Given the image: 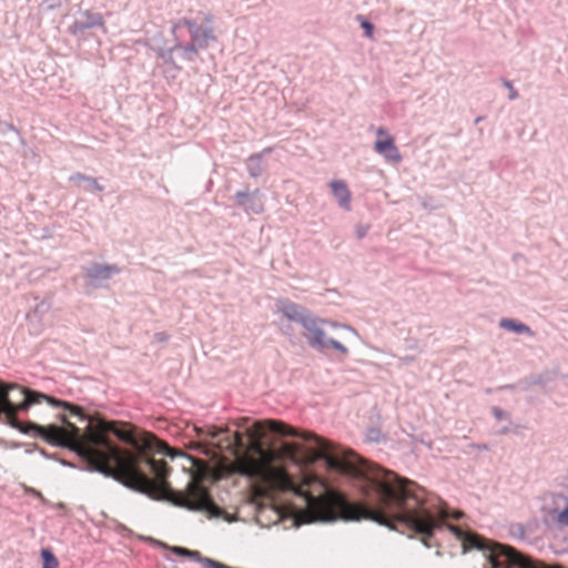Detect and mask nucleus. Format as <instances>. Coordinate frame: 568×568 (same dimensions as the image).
Masks as SVG:
<instances>
[{"label": "nucleus", "instance_id": "6e6552de", "mask_svg": "<svg viewBox=\"0 0 568 568\" xmlns=\"http://www.w3.org/2000/svg\"><path fill=\"white\" fill-rule=\"evenodd\" d=\"M236 205L246 214H262L265 210L263 194L260 189L250 192L248 189L237 191L234 195Z\"/></svg>", "mask_w": 568, "mask_h": 568}, {"label": "nucleus", "instance_id": "ddd939ff", "mask_svg": "<svg viewBox=\"0 0 568 568\" xmlns=\"http://www.w3.org/2000/svg\"><path fill=\"white\" fill-rule=\"evenodd\" d=\"M499 326L506 331H510L516 334H527L529 336L534 335V332L531 331V328L528 325H526L521 322H518L514 318H508V317L501 318L499 322Z\"/></svg>", "mask_w": 568, "mask_h": 568}, {"label": "nucleus", "instance_id": "f3484780", "mask_svg": "<svg viewBox=\"0 0 568 568\" xmlns=\"http://www.w3.org/2000/svg\"><path fill=\"white\" fill-rule=\"evenodd\" d=\"M503 84L504 87L508 90V99L510 101H514L516 99H518L519 94H518V91L515 89L514 84L511 81L507 80V79H503Z\"/></svg>", "mask_w": 568, "mask_h": 568}, {"label": "nucleus", "instance_id": "473e14b6", "mask_svg": "<svg viewBox=\"0 0 568 568\" xmlns=\"http://www.w3.org/2000/svg\"><path fill=\"white\" fill-rule=\"evenodd\" d=\"M483 120L481 116L476 118L475 123H479Z\"/></svg>", "mask_w": 568, "mask_h": 568}, {"label": "nucleus", "instance_id": "412c9836", "mask_svg": "<svg viewBox=\"0 0 568 568\" xmlns=\"http://www.w3.org/2000/svg\"><path fill=\"white\" fill-rule=\"evenodd\" d=\"M42 6L44 10L52 11L61 7V0H44Z\"/></svg>", "mask_w": 568, "mask_h": 568}, {"label": "nucleus", "instance_id": "39448f33", "mask_svg": "<svg viewBox=\"0 0 568 568\" xmlns=\"http://www.w3.org/2000/svg\"><path fill=\"white\" fill-rule=\"evenodd\" d=\"M181 28H187L190 32L191 43L199 49H206L210 43L216 41L213 27H201L196 21L189 18H181L176 20L171 28V33L175 36Z\"/></svg>", "mask_w": 568, "mask_h": 568}, {"label": "nucleus", "instance_id": "c85d7f7f", "mask_svg": "<svg viewBox=\"0 0 568 568\" xmlns=\"http://www.w3.org/2000/svg\"><path fill=\"white\" fill-rule=\"evenodd\" d=\"M203 22H204L206 26L212 27V23H213V14H212V13H210V12H205V13H203Z\"/></svg>", "mask_w": 568, "mask_h": 568}, {"label": "nucleus", "instance_id": "f03ea898", "mask_svg": "<svg viewBox=\"0 0 568 568\" xmlns=\"http://www.w3.org/2000/svg\"><path fill=\"white\" fill-rule=\"evenodd\" d=\"M77 408L84 418L67 409L80 422H88L85 434L64 415L60 416L63 426L29 423L28 427L48 443L77 452L89 470L111 477L133 491L153 499L168 495L175 506L206 513L210 517L220 516V508L203 486L191 481L185 493L172 490L165 480L170 471L168 464L144 456L142 450H155L173 457L164 442L150 433L138 439L130 427L116 422H102L93 427L88 415L79 406Z\"/></svg>", "mask_w": 568, "mask_h": 568}, {"label": "nucleus", "instance_id": "f8f14e48", "mask_svg": "<svg viewBox=\"0 0 568 568\" xmlns=\"http://www.w3.org/2000/svg\"><path fill=\"white\" fill-rule=\"evenodd\" d=\"M174 49H176V52L180 53V57L185 62H193L199 57V48L195 47L193 43H182L179 37L174 36Z\"/></svg>", "mask_w": 568, "mask_h": 568}, {"label": "nucleus", "instance_id": "4468645a", "mask_svg": "<svg viewBox=\"0 0 568 568\" xmlns=\"http://www.w3.org/2000/svg\"><path fill=\"white\" fill-rule=\"evenodd\" d=\"M565 501L562 508L555 507L549 511L551 519L561 528H568V497L558 496Z\"/></svg>", "mask_w": 568, "mask_h": 568}, {"label": "nucleus", "instance_id": "c756f323", "mask_svg": "<svg viewBox=\"0 0 568 568\" xmlns=\"http://www.w3.org/2000/svg\"><path fill=\"white\" fill-rule=\"evenodd\" d=\"M414 359H415L414 356H409V355L403 356L399 358L400 363H403V364H409V363L414 362Z\"/></svg>", "mask_w": 568, "mask_h": 568}, {"label": "nucleus", "instance_id": "a878e982", "mask_svg": "<svg viewBox=\"0 0 568 568\" xmlns=\"http://www.w3.org/2000/svg\"><path fill=\"white\" fill-rule=\"evenodd\" d=\"M154 339L159 343H165L169 339V335L164 332H158L154 334Z\"/></svg>", "mask_w": 568, "mask_h": 568}, {"label": "nucleus", "instance_id": "9b49d317", "mask_svg": "<svg viewBox=\"0 0 568 568\" xmlns=\"http://www.w3.org/2000/svg\"><path fill=\"white\" fill-rule=\"evenodd\" d=\"M271 151V148H265L262 152L254 153L247 158L245 165L251 178L256 179L264 172V155Z\"/></svg>", "mask_w": 568, "mask_h": 568}, {"label": "nucleus", "instance_id": "1a4fd4ad", "mask_svg": "<svg viewBox=\"0 0 568 568\" xmlns=\"http://www.w3.org/2000/svg\"><path fill=\"white\" fill-rule=\"evenodd\" d=\"M102 26L103 20L100 14L87 11L81 18L74 20L73 23L69 26L68 30L71 34L79 36L87 29Z\"/></svg>", "mask_w": 568, "mask_h": 568}, {"label": "nucleus", "instance_id": "6ab92c4d", "mask_svg": "<svg viewBox=\"0 0 568 568\" xmlns=\"http://www.w3.org/2000/svg\"><path fill=\"white\" fill-rule=\"evenodd\" d=\"M85 184H87V186H85L87 191H91V192L92 191H99V192H101L103 190V186L98 183L97 179L91 178V176L85 179Z\"/></svg>", "mask_w": 568, "mask_h": 568}, {"label": "nucleus", "instance_id": "dca6fc26", "mask_svg": "<svg viewBox=\"0 0 568 568\" xmlns=\"http://www.w3.org/2000/svg\"><path fill=\"white\" fill-rule=\"evenodd\" d=\"M176 52V49H174V45L168 50H161L159 52V57L164 61V63L170 64L173 67L175 71L180 70V67L176 65L173 53Z\"/></svg>", "mask_w": 568, "mask_h": 568}, {"label": "nucleus", "instance_id": "0eeeda50", "mask_svg": "<svg viewBox=\"0 0 568 568\" xmlns=\"http://www.w3.org/2000/svg\"><path fill=\"white\" fill-rule=\"evenodd\" d=\"M378 136H384V139H378L374 144V151L384 158L386 162L389 163H400L403 156L395 144V140L390 136L387 130L383 126L378 128L376 131Z\"/></svg>", "mask_w": 568, "mask_h": 568}, {"label": "nucleus", "instance_id": "a211bd4d", "mask_svg": "<svg viewBox=\"0 0 568 568\" xmlns=\"http://www.w3.org/2000/svg\"><path fill=\"white\" fill-rule=\"evenodd\" d=\"M383 438V434L378 428H371L366 433V439L372 443H378Z\"/></svg>", "mask_w": 568, "mask_h": 568}, {"label": "nucleus", "instance_id": "bb28decb", "mask_svg": "<svg viewBox=\"0 0 568 568\" xmlns=\"http://www.w3.org/2000/svg\"><path fill=\"white\" fill-rule=\"evenodd\" d=\"M88 178H89V176H87V175H84V174H82V173H74V174H72V175L69 178V180H70L71 182H80V181L85 182V179H88Z\"/></svg>", "mask_w": 568, "mask_h": 568}, {"label": "nucleus", "instance_id": "20e7f679", "mask_svg": "<svg viewBox=\"0 0 568 568\" xmlns=\"http://www.w3.org/2000/svg\"><path fill=\"white\" fill-rule=\"evenodd\" d=\"M47 402L53 407L70 408L75 415L84 418V415L73 404L60 400L43 393L21 387L17 384L0 382V415L13 418L19 412L27 410L30 406Z\"/></svg>", "mask_w": 568, "mask_h": 568}, {"label": "nucleus", "instance_id": "9d476101", "mask_svg": "<svg viewBox=\"0 0 568 568\" xmlns=\"http://www.w3.org/2000/svg\"><path fill=\"white\" fill-rule=\"evenodd\" d=\"M331 191L336 199L338 205L345 210H351L352 193L343 180H333L329 182Z\"/></svg>", "mask_w": 568, "mask_h": 568}, {"label": "nucleus", "instance_id": "f257e3e1", "mask_svg": "<svg viewBox=\"0 0 568 568\" xmlns=\"http://www.w3.org/2000/svg\"><path fill=\"white\" fill-rule=\"evenodd\" d=\"M300 438L310 443L300 444V465L322 460L328 471L352 478L364 495L363 503H354L320 480L323 493L315 496L305 489L304 483H300V498L304 503L300 508L302 524L368 519L390 528L403 525L424 537L447 527L462 541L464 551H484L490 568H548L514 547L446 524L448 515L440 500L428 498L414 481L371 464L314 433L300 432Z\"/></svg>", "mask_w": 568, "mask_h": 568}, {"label": "nucleus", "instance_id": "393cba45", "mask_svg": "<svg viewBox=\"0 0 568 568\" xmlns=\"http://www.w3.org/2000/svg\"><path fill=\"white\" fill-rule=\"evenodd\" d=\"M10 397L14 405H20L23 402V397L19 395L17 390H10Z\"/></svg>", "mask_w": 568, "mask_h": 568}, {"label": "nucleus", "instance_id": "423d86ee", "mask_svg": "<svg viewBox=\"0 0 568 568\" xmlns=\"http://www.w3.org/2000/svg\"><path fill=\"white\" fill-rule=\"evenodd\" d=\"M120 272L121 268L115 264L93 263L85 271L87 286L93 290L105 287L109 281Z\"/></svg>", "mask_w": 568, "mask_h": 568}, {"label": "nucleus", "instance_id": "4be33fe9", "mask_svg": "<svg viewBox=\"0 0 568 568\" xmlns=\"http://www.w3.org/2000/svg\"><path fill=\"white\" fill-rule=\"evenodd\" d=\"M27 494L37 497L42 504L47 503V499L43 497L42 493L37 490L36 488L28 487L26 488Z\"/></svg>", "mask_w": 568, "mask_h": 568}, {"label": "nucleus", "instance_id": "aec40b11", "mask_svg": "<svg viewBox=\"0 0 568 568\" xmlns=\"http://www.w3.org/2000/svg\"><path fill=\"white\" fill-rule=\"evenodd\" d=\"M491 414L494 415V417L497 420H503V419L509 418V415L504 409H501L500 407H497V406H494L491 408Z\"/></svg>", "mask_w": 568, "mask_h": 568}, {"label": "nucleus", "instance_id": "2f4dec72", "mask_svg": "<svg viewBox=\"0 0 568 568\" xmlns=\"http://www.w3.org/2000/svg\"><path fill=\"white\" fill-rule=\"evenodd\" d=\"M509 432L508 427H501V429L498 432V434H507Z\"/></svg>", "mask_w": 568, "mask_h": 568}, {"label": "nucleus", "instance_id": "b1692460", "mask_svg": "<svg viewBox=\"0 0 568 568\" xmlns=\"http://www.w3.org/2000/svg\"><path fill=\"white\" fill-rule=\"evenodd\" d=\"M368 225H363V224H359L356 226V235L357 237L361 240V239H364L366 236V234L368 233Z\"/></svg>", "mask_w": 568, "mask_h": 568}, {"label": "nucleus", "instance_id": "cd10ccee", "mask_svg": "<svg viewBox=\"0 0 568 568\" xmlns=\"http://www.w3.org/2000/svg\"><path fill=\"white\" fill-rule=\"evenodd\" d=\"M469 447L478 452H487L489 449L488 445L486 444H470Z\"/></svg>", "mask_w": 568, "mask_h": 568}, {"label": "nucleus", "instance_id": "7ed1b4c3", "mask_svg": "<svg viewBox=\"0 0 568 568\" xmlns=\"http://www.w3.org/2000/svg\"><path fill=\"white\" fill-rule=\"evenodd\" d=\"M275 308L283 318L301 325L304 329V337L312 349L321 354H327L329 349H333L343 357L348 355V348L339 341L329 337L326 334V327L343 328L357 336V332L349 325L320 317L305 306L288 298H278L275 302Z\"/></svg>", "mask_w": 568, "mask_h": 568}, {"label": "nucleus", "instance_id": "7c9ffc66", "mask_svg": "<svg viewBox=\"0 0 568 568\" xmlns=\"http://www.w3.org/2000/svg\"><path fill=\"white\" fill-rule=\"evenodd\" d=\"M282 333L285 335H292V327L290 325L282 327Z\"/></svg>", "mask_w": 568, "mask_h": 568}, {"label": "nucleus", "instance_id": "2eb2a0df", "mask_svg": "<svg viewBox=\"0 0 568 568\" xmlns=\"http://www.w3.org/2000/svg\"><path fill=\"white\" fill-rule=\"evenodd\" d=\"M41 558L43 561L42 568H58L59 561L49 548H43L41 550Z\"/></svg>", "mask_w": 568, "mask_h": 568}, {"label": "nucleus", "instance_id": "5701e85b", "mask_svg": "<svg viewBox=\"0 0 568 568\" xmlns=\"http://www.w3.org/2000/svg\"><path fill=\"white\" fill-rule=\"evenodd\" d=\"M361 27L365 30L366 37H368V38L373 37L374 26L369 21H367V20L362 21Z\"/></svg>", "mask_w": 568, "mask_h": 568}]
</instances>
